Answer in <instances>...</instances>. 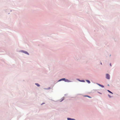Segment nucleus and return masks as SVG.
I'll return each mask as SVG.
<instances>
[{
    "mask_svg": "<svg viewBox=\"0 0 120 120\" xmlns=\"http://www.w3.org/2000/svg\"><path fill=\"white\" fill-rule=\"evenodd\" d=\"M106 78L107 79H109L110 78L109 75L108 74H106Z\"/></svg>",
    "mask_w": 120,
    "mask_h": 120,
    "instance_id": "nucleus-1",
    "label": "nucleus"
},
{
    "mask_svg": "<svg viewBox=\"0 0 120 120\" xmlns=\"http://www.w3.org/2000/svg\"><path fill=\"white\" fill-rule=\"evenodd\" d=\"M61 80H64L65 82H68V80L67 79H60L59 80V81H60Z\"/></svg>",
    "mask_w": 120,
    "mask_h": 120,
    "instance_id": "nucleus-2",
    "label": "nucleus"
},
{
    "mask_svg": "<svg viewBox=\"0 0 120 120\" xmlns=\"http://www.w3.org/2000/svg\"><path fill=\"white\" fill-rule=\"evenodd\" d=\"M98 84V85H99V86H100L101 87H102L103 88V87H104V86H103V85H101L100 84Z\"/></svg>",
    "mask_w": 120,
    "mask_h": 120,
    "instance_id": "nucleus-3",
    "label": "nucleus"
},
{
    "mask_svg": "<svg viewBox=\"0 0 120 120\" xmlns=\"http://www.w3.org/2000/svg\"><path fill=\"white\" fill-rule=\"evenodd\" d=\"M86 81L89 83H90V82L89 80H86Z\"/></svg>",
    "mask_w": 120,
    "mask_h": 120,
    "instance_id": "nucleus-4",
    "label": "nucleus"
},
{
    "mask_svg": "<svg viewBox=\"0 0 120 120\" xmlns=\"http://www.w3.org/2000/svg\"><path fill=\"white\" fill-rule=\"evenodd\" d=\"M35 84L38 86H40V85L38 83H35Z\"/></svg>",
    "mask_w": 120,
    "mask_h": 120,
    "instance_id": "nucleus-5",
    "label": "nucleus"
},
{
    "mask_svg": "<svg viewBox=\"0 0 120 120\" xmlns=\"http://www.w3.org/2000/svg\"><path fill=\"white\" fill-rule=\"evenodd\" d=\"M24 52L26 54H28V53L26 52L25 51Z\"/></svg>",
    "mask_w": 120,
    "mask_h": 120,
    "instance_id": "nucleus-6",
    "label": "nucleus"
},
{
    "mask_svg": "<svg viewBox=\"0 0 120 120\" xmlns=\"http://www.w3.org/2000/svg\"><path fill=\"white\" fill-rule=\"evenodd\" d=\"M67 119L68 120H71V119L69 118H68Z\"/></svg>",
    "mask_w": 120,
    "mask_h": 120,
    "instance_id": "nucleus-7",
    "label": "nucleus"
},
{
    "mask_svg": "<svg viewBox=\"0 0 120 120\" xmlns=\"http://www.w3.org/2000/svg\"><path fill=\"white\" fill-rule=\"evenodd\" d=\"M108 91L110 93H111V94H112V93L109 90H108Z\"/></svg>",
    "mask_w": 120,
    "mask_h": 120,
    "instance_id": "nucleus-8",
    "label": "nucleus"
},
{
    "mask_svg": "<svg viewBox=\"0 0 120 120\" xmlns=\"http://www.w3.org/2000/svg\"><path fill=\"white\" fill-rule=\"evenodd\" d=\"M87 96V97H89V98H91V97H90V96Z\"/></svg>",
    "mask_w": 120,
    "mask_h": 120,
    "instance_id": "nucleus-9",
    "label": "nucleus"
},
{
    "mask_svg": "<svg viewBox=\"0 0 120 120\" xmlns=\"http://www.w3.org/2000/svg\"><path fill=\"white\" fill-rule=\"evenodd\" d=\"M110 65L111 66V64L110 63Z\"/></svg>",
    "mask_w": 120,
    "mask_h": 120,
    "instance_id": "nucleus-10",
    "label": "nucleus"
},
{
    "mask_svg": "<svg viewBox=\"0 0 120 120\" xmlns=\"http://www.w3.org/2000/svg\"><path fill=\"white\" fill-rule=\"evenodd\" d=\"M74 119H71V120H74Z\"/></svg>",
    "mask_w": 120,
    "mask_h": 120,
    "instance_id": "nucleus-11",
    "label": "nucleus"
},
{
    "mask_svg": "<svg viewBox=\"0 0 120 120\" xmlns=\"http://www.w3.org/2000/svg\"><path fill=\"white\" fill-rule=\"evenodd\" d=\"M83 81V82H84V81Z\"/></svg>",
    "mask_w": 120,
    "mask_h": 120,
    "instance_id": "nucleus-12",
    "label": "nucleus"
},
{
    "mask_svg": "<svg viewBox=\"0 0 120 120\" xmlns=\"http://www.w3.org/2000/svg\"><path fill=\"white\" fill-rule=\"evenodd\" d=\"M99 93L100 94H101V93Z\"/></svg>",
    "mask_w": 120,
    "mask_h": 120,
    "instance_id": "nucleus-13",
    "label": "nucleus"
}]
</instances>
